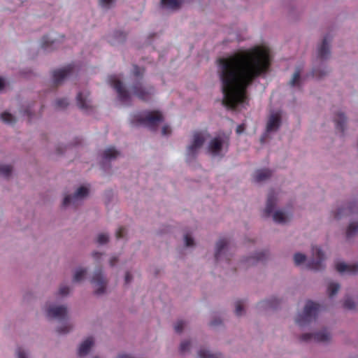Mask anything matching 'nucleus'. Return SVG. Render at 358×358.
I'll return each mask as SVG.
<instances>
[{"label":"nucleus","instance_id":"f3484780","mask_svg":"<svg viewBox=\"0 0 358 358\" xmlns=\"http://www.w3.org/2000/svg\"><path fill=\"white\" fill-rule=\"evenodd\" d=\"M89 93L87 92H79L77 95L76 100L78 107L85 110H88L91 109L90 101L88 99Z\"/></svg>","mask_w":358,"mask_h":358},{"label":"nucleus","instance_id":"4c0bfd02","mask_svg":"<svg viewBox=\"0 0 358 358\" xmlns=\"http://www.w3.org/2000/svg\"><path fill=\"white\" fill-rule=\"evenodd\" d=\"M306 255L301 253H296L294 256V260L296 265H300L306 260Z\"/></svg>","mask_w":358,"mask_h":358},{"label":"nucleus","instance_id":"37998d69","mask_svg":"<svg viewBox=\"0 0 358 358\" xmlns=\"http://www.w3.org/2000/svg\"><path fill=\"white\" fill-rule=\"evenodd\" d=\"M184 327L185 322L182 320H178L174 326V329L176 332L181 333L183 330Z\"/></svg>","mask_w":358,"mask_h":358},{"label":"nucleus","instance_id":"052dcab7","mask_svg":"<svg viewBox=\"0 0 358 358\" xmlns=\"http://www.w3.org/2000/svg\"><path fill=\"white\" fill-rule=\"evenodd\" d=\"M93 255V257H94V258L98 259V258H99V257L101 255V253H99V252H94V253H93V255Z\"/></svg>","mask_w":358,"mask_h":358},{"label":"nucleus","instance_id":"72a5a7b5","mask_svg":"<svg viewBox=\"0 0 358 358\" xmlns=\"http://www.w3.org/2000/svg\"><path fill=\"white\" fill-rule=\"evenodd\" d=\"M1 120L8 124H12L15 122L14 117L9 113L4 112L1 115Z\"/></svg>","mask_w":358,"mask_h":358},{"label":"nucleus","instance_id":"2eb2a0df","mask_svg":"<svg viewBox=\"0 0 358 358\" xmlns=\"http://www.w3.org/2000/svg\"><path fill=\"white\" fill-rule=\"evenodd\" d=\"M336 268L341 273L356 274L358 273V264H347L344 262H338L336 264Z\"/></svg>","mask_w":358,"mask_h":358},{"label":"nucleus","instance_id":"6e6552de","mask_svg":"<svg viewBox=\"0 0 358 358\" xmlns=\"http://www.w3.org/2000/svg\"><path fill=\"white\" fill-rule=\"evenodd\" d=\"M91 282L96 287L95 293L96 294L104 293L107 281L103 276L102 270L101 268L95 271Z\"/></svg>","mask_w":358,"mask_h":358},{"label":"nucleus","instance_id":"c9c22d12","mask_svg":"<svg viewBox=\"0 0 358 358\" xmlns=\"http://www.w3.org/2000/svg\"><path fill=\"white\" fill-rule=\"evenodd\" d=\"M69 105L66 99H59L55 102V107L57 109H64Z\"/></svg>","mask_w":358,"mask_h":358},{"label":"nucleus","instance_id":"f704fd0d","mask_svg":"<svg viewBox=\"0 0 358 358\" xmlns=\"http://www.w3.org/2000/svg\"><path fill=\"white\" fill-rule=\"evenodd\" d=\"M144 72H145V69L143 68H141V67L138 66L137 65H134L133 75L136 78L142 79Z\"/></svg>","mask_w":358,"mask_h":358},{"label":"nucleus","instance_id":"a211bd4d","mask_svg":"<svg viewBox=\"0 0 358 358\" xmlns=\"http://www.w3.org/2000/svg\"><path fill=\"white\" fill-rule=\"evenodd\" d=\"M329 39L328 36H325L322 41V44L318 48V57L321 59H326L330 55L329 50Z\"/></svg>","mask_w":358,"mask_h":358},{"label":"nucleus","instance_id":"b1692460","mask_svg":"<svg viewBox=\"0 0 358 358\" xmlns=\"http://www.w3.org/2000/svg\"><path fill=\"white\" fill-rule=\"evenodd\" d=\"M120 152L115 149L113 147H110L106 149L103 152V159L106 160H110L113 159H115Z\"/></svg>","mask_w":358,"mask_h":358},{"label":"nucleus","instance_id":"c756f323","mask_svg":"<svg viewBox=\"0 0 358 358\" xmlns=\"http://www.w3.org/2000/svg\"><path fill=\"white\" fill-rule=\"evenodd\" d=\"M12 166L10 165L0 164V175L8 177L12 173Z\"/></svg>","mask_w":358,"mask_h":358},{"label":"nucleus","instance_id":"13d9d810","mask_svg":"<svg viewBox=\"0 0 358 358\" xmlns=\"http://www.w3.org/2000/svg\"><path fill=\"white\" fill-rule=\"evenodd\" d=\"M117 262V258L115 257H113L110 259V265L111 266H114L115 264Z\"/></svg>","mask_w":358,"mask_h":358},{"label":"nucleus","instance_id":"bf43d9fd","mask_svg":"<svg viewBox=\"0 0 358 358\" xmlns=\"http://www.w3.org/2000/svg\"><path fill=\"white\" fill-rule=\"evenodd\" d=\"M5 86V83L3 78H0V91H1Z\"/></svg>","mask_w":358,"mask_h":358},{"label":"nucleus","instance_id":"ea45409f","mask_svg":"<svg viewBox=\"0 0 358 358\" xmlns=\"http://www.w3.org/2000/svg\"><path fill=\"white\" fill-rule=\"evenodd\" d=\"M343 306L346 309L353 310L355 308V303L350 298H347L343 303Z\"/></svg>","mask_w":358,"mask_h":358},{"label":"nucleus","instance_id":"c85d7f7f","mask_svg":"<svg viewBox=\"0 0 358 358\" xmlns=\"http://www.w3.org/2000/svg\"><path fill=\"white\" fill-rule=\"evenodd\" d=\"M358 231V222H351L346 231L347 237L350 238L354 236Z\"/></svg>","mask_w":358,"mask_h":358},{"label":"nucleus","instance_id":"6e6d98bb","mask_svg":"<svg viewBox=\"0 0 358 358\" xmlns=\"http://www.w3.org/2000/svg\"><path fill=\"white\" fill-rule=\"evenodd\" d=\"M245 129V124H239L237 127H236V134H242Z\"/></svg>","mask_w":358,"mask_h":358},{"label":"nucleus","instance_id":"a19ab883","mask_svg":"<svg viewBox=\"0 0 358 358\" xmlns=\"http://www.w3.org/2000/svg\"><path fill=\"white\" fill-rule=\"evenodd\" d=\"M243 311V303L241 301H238L236 303L235 313L237 315H241Z\"/></svg>","mask_w":358,"mask_h":358},{"label":"nucleus","instance_id":"39448f33","mask_svg":"<svg viewBox=\"0 0 358 358\" xmlns=\"http://www.w3.org/2000/svg\"><path fill=\"white\" fill-rule=\"evenodd\" d=\"M108 82L110 86L116 90L121 102L124 103H129L131 102V96L128 91L124 87L122 83L117 76L113 75L109 76Z\"/></svg>","mask_w":358,"mask_h":358},{"label":"nucleus","instance_id":"5701e85b","mask_svg":"<svg viewBox=\"0 0 358 358\" xmlns=\"http://www.w3.org/2000/svg\"><path fill=\"white\" fill-rule=\"evenodd\" d=\"M334 122L336 123V129L341 132H343L346 122V117L345 115L343 113H338L334 117Z\"/></svg>","mask_w":358,"mask_h":358},{"label":"nucleus","instance_id":"a878e982","mask_svg":"<svg viewBox=\"0 0 358 358\" xmlns=\"http://www.w3.org/2000/svg\"><path fill=\"white\" fill-rule=\"evenodd\" d=\"M56 40H50L48 36H45L42 38L41 47L45 50L55 48Z\"/></svg>","mask_w":358,"mask_h":358},{"label":"nucleus","instance_id":"c03bdc74","mask_svg":"<svg viewBox=\"0 0 358 358\" xmlns=\"http://www.w3.org/2000/svg\"><path fill=\"white\" fill-rule=\"evenodd\" d=\"M190 342L188 341H182L180 346V350L181 352H185L189 349Z\"/></svg>","mask_w":358,"mask_h":358},{"label":"nucleus","instance_id":"9b49d317","mask_svg":"<svg viewBox=\"0 0 358 358\" xmlns=\"http://www.w3.org/2000/svg\"><path fill=\"white\" fill-rule=\"evenodd\" d=\"M46 315L48 318L64 320L67 315V308L64 306H52L46 309Z\"/></svg>","mask_w":358,"mask_h":358},{"label":"nucleus","instance_id":"9d476101","mask_svg":"<svg viewBox=\"0 0 358 358\" xmlns=\"http://www.w3.org/2000/svg\"><path fill=\"white\" fill-rule=\"evenodd\" d=\"M74 70L73 64H69L66 66L55 70L52 72L53 81L55 85H58L69 75H71Z\"/></svg>","mask_w":358,"mask_h":358},{"label":"nucleus","instance_id":"4be33fe9","mask_svg":"<svg viewBox=\"0 0 358 358\" xmlns=\"http://www.w3.org/2000/svg\"><path fill=\"white\" fill-rule=\"evenodd\" d=\"M271 176V171L269 169H259L254 173L253 178L255 182H262Z\"/></svg>","mask_w":358,"mask_h":358},{"label":"nucleus","instance_id":"69168bd1","mask_svg":"<svg viewBox=\"0 0 358 358\" xmlns=\"http://www.w3.org/2000/svg\"><path fill=\"white\" fill-rule=\"evenodd\" d=\"M94 358H98V357H94Z\"/></svg>","mask_w":358,"mask_h":358},{"label":"nucleus","instance_id":"e433bc0d","mask_svg":"<svg viewBox=\"0 0 358 358\" xmlns=\"http://www.w3.org/2000/svg\"><path fill=\"white\" fill-rule=\"evenodd\" d=\"M278 303L279 302L275 298L262 302L263 306L271 308H275Z\"/></svg>","mask_w":358,"mask_h":358},{"label":"nucleus","instance_id":"cd10ccee","mask_svg":"<svg viewBox=\"0 0 358 358\" xmlns=\"http://www.w3.org/2000/svg\"><path fill=\"white\" fill-rule=\"evenodd\" d=\"M199 358H221V355L213 354L206 349H200L198 352Z\"/></svg>","mask_w":358,"mask_h":358},{"label":"nucleus","instance_id":"680f3d73","mask_svg":"<svg viewBox=\"0 0 358 358\" xmlns=\"http://www.w3.org/2000/svg\"><path fill=\"white\" fill-rule=\"evenodd\" d=\"M218 323H219V322H217L216 321H213V322H211L210 325H211V326H215V325H217Z\"/></svg>","mask_w":358,"mask_h":358},{"label":"nucleus","instance_id":"7c9ffc66","mask_svg":"<svg viewBox=\"0 0 358 358\" xmlns=\"http://www.w3.org/2000/svg\"><path fill=\"white\" fill-rule=\"evenodd\" d=\"M86 269L85 268H79L78 269L73 276V282H80L86 274Z\"/></svg>","mask_w":358,"mask_h":358},{"label":"nucleus","instance_id":"0e129e2a","mask_svg":"<svg viewBox=\"0 0 358 358\" xmlns=\"http://www.w3.org/2000/svg\"><path fill=\"white\" fill-rule=\"evenodd\" d=\"M21 2H23V0H20Z\"/></svg>","mask_w":358,"mask_h":358},{"label":"nucleus","instance_id":"f03ea898","mask_svg":"<svg viewBox=\"0 0 358 358\" xmlns=\"http://www.w3.org/2000/svg\"><path fill=\"white\" fill-rule=\"evenodd\" d=\"M320 305L312 301H308L303 313H299L296 318V323L301 326H306L316 319L320 310Z\"/></svg>","mask_w":358,"mask_h":358},{"label":"nucleus","instance_id":"7ed1b4c3","mask_svg":"<svg viewBox=\"0 0 358 358\" xmlns=\"http://www.w3.org/2000/svg\"><path fill=\"white\" fill-rule=\"evenodd\" d=\"M210 134L206 131H195L193 134L192 143L187 150V160L190 161L196 157L198 150L203 145Z\"/></svg>","mask_w":358,"mask_h":358},{"label":"nucleus","instance_id":"aec40b11","mask_svg":"<svg viewBox=\"0 0 358 358\" xmlns=\"http://www.w3.org/2000/svg\"><path fill=\"white\" fill-rule=\"evenodd\" d=\"M356 203H350L347 207L338 209V211L335 213L334 217L337 219H339L343 215H348L349 214L356 212Z\"/></svg>","mask_w":358,"mask_h":358},{"label":"nucleus","instance_id":"ddd939ff","mask_svg":"<svg viewBox=\"0 0 358 358\" xmlns=\"http://www.w3.org/2000/svg\"><path fill=\"white\" fill-rule=\"evenodd\" d=\"M226 145L228 147V141L223 140L221 137H215L213 138L208 144V151L214 156L220 155L222 147Z\"/></svg>","mask_w":358,"mask_h":358},{"label":"nucleus","instance_id":"bb28decb","mask_svg":"<svg viewBox=\"0 0 358 358\" xmlns=\"http://www.w3.org/2000/svg\"><path fill=\"white\" fill-rule=\"evenodd\" d=\"M273 220L278 223H285L287 222L288 217L281 210H277L273 215Z\"/></svg>","mask_w":358,"mask_h":358},{"label":"nucleus","instance_id":"79ce46f5","mask_svg":"<svg viewBox=\"0 0 358 358\" xmlns=\"http://www.w3.org/2000/svg\"><path fill=\"white\" fill-rule=\"evenodd\" d=\"M108 241V236L106 234H100L97 236V243L99 244H105Z\"/></svg>","mask_w":358,"mask_h":358},{"label":"nucleus","instance_id":"5fc2aeb1","mask_svg":"<svg viewBox=\"0 0 358 358\" xmlns=\"http://www.w3.org/2000/svg\"><path fill=\"white\" fill-rule=\"evenodd\" d=\"M17 355L18 358H27L24 351L20 348L17 350Z\"/></svg>","mask_w":358,"mask_h":358},{"label":"nucleus","instance_id":"423d86ee","mask_svg":"<svg viewBox=\"0 0 358 358\" xmlns=\"http://www.w3.org/2000/svg\"><path fill=\"white\" fill-rule=\"evenodd\" d=\"M133 94L143 101H149L155 94V89L152 86L144 87L141 82L136 80L131 86Z\"/></svg>","mask_w":358,"mask_h":358},{"label":"nucleus","instance_id":"393cba45","mask_svg":"<svg viewBox=\"0 0 358 358\" xmlns=\"http://www.w3.org/2000/svg\"><path fill=\"white\" fill-rule=\"evenodd\" d=\"M162 6L172 10L178 9L181 4V0H162Z\"/></svg>","mask_w":358,"mask_h":358},{"label":"nucleus","instance_id":"de8ad7c7","mask_svg":"<svg viewBox=\"0 0 358 358\" xmlns=\"http://www.w3.org/2000/svg\"><path fill=\"white\" fill-rule=\"evenodd\" d=\"M125 233H126V229H125V228H124V227H120L117 229V231H116V234H115L116 238H117V239L123 238V237L124 236Z\"/></svg>","mask_w":358,"mask_h":358},{"label":"nucleus","instance_id":"dca6fc26","mask_svg":"<svg viewBox=\"0 0 358 358\" xmlns=\"http://www.w3.org/2000/svg\"><path fill=\"white\" fill-rule=\"evenodd\" d=\"M229 241L226 238H220L216 244V250L215 253V258L216 262H219L225 251L227 249Z\"/></svg>","mask_w":358,"mask_h":358},{"label":"nucleus","instance_id":"412c9836","mask_svg":"<svg viewBox=\"0 0 358 358\" xmlns=\"http://www.w3.org/2000/svg\"><path fill=\"white\" fill-rule=\"evenodd\" d=\"M275 205V197L274 196V193L272 192L269 193L267 201H266V206L264 209V216L268 217L271 213L273 212Z\"/></svg>","mask_w":358,"mask_h":358},{"label":"nucleus","instance_id":"473e14b6","mask_svg":"<svg viewBox=\"0 0 358 358\" xmlns=\"http://www.w3.org/2000/svg\"><path fill=\"white\" fill-rule=\"evenodd\" d=\"M301 69L297 68L293 75V77L292 80L289 82V84L291 86H295L296 85L300 80V76H301Z\"/></svg>","mask_w":358,"mask_h":358},{"label":"nucleus","instance_id":"3c124183","mask_svg":"<svg viewBox=\"0 0 358 358\" xmlns=\"http://www.w3.org/2000/svg\"><path fill=\"white\" fill-rule=\"evenodd\" d=\"M115 37L118 38L120 41H123L126 38V35L124 32L117 31L115 33Z\"/></svg>","mask_w":358,"mask_h":358},{"label":"nucleus","instance_id":"4468645a","mask_svg":"<svg viewBox=\"0 0 358 358\" xmlns=\"http://www.w3.org/2000/svg\"><path fill=\"white\" fill-rule=\"evenodd\" d=\"M281 124V115L279 113L271 114L266 124V131L268 133L277 131Z\"/></svg>","mask_w":358,"mask_h":358},{"label":"nucleus","instance_id":"a18cd8bd","mask_svg":"<svg viewBox=\"0 0 358 358\" xmlns=\"http://www.w3.org/2000/svg\"><path fill=\"white\" fill-rule=\"evenodd\" d=\"M115 0H99V4L101 7L109 8Z\"/></svg>","mask_w":358,"mask_h":358},{"label":"nucleus","instance_id":"4d7b16f0","mask_svg":"<svg viewBox=\"0 0 358 358\" xmlns=\"http://www.w3.org/2000/svg\"><path fill=\"white\" fill-rule=\"evenodd\" d=\"M131 278H132V276L131 275V273L129 272H127L126 274H125V283L126 284H128L131 282Z\"/></svg>","mask_w":358,"mask_h":358},{"label":"nucleus","instance_id":"6ab92c4d","mask_svg":"<svg viewBox=\"0 0 358 358\" xmlns=\"http://www.w3.org/2000/svg\"><path fill=\"white\" fill-rule=\"evenodd\" d=\"M94 344V341L92 337L85 339L80 345L78 354L80 357L85 356L90 351V348Z\"/></svg>","mask_w":358,"mask_h":358},{"label":"nucleus","instance_id":"f257e3e1","mask_svg":"<svg viewBox=\"0 0 358 358\" xmlns=\"http://www.w3.org/2000/svg\"><path fill=\"white\" fill-rule=\"evenodd\" d=\"M223 104L231 109L246 103L247 89L254 80L265 73L270 66L269 50L255 47L220 58Z\"/></svg>","mask_w":358,"mask_h":358},{"label":"nucleus","instance_id":"20e7f679","mask_svg":"<svg viewBox=\"0 0 358 358\" xmlns=\"http://www.w3.org/2000/svg\"><path fill=\"white\" fill-rule=\"evenodd\" d=\"M138 123L148 127L150 130L155 131L159 123L163 121L162 114L157 110L148 112L145 117H138Z\"/></svg>","mask_w":358,"mask_h":358},{"label":"nucleus","instance_id":"e2e57ef3","mask_svg":"<svg viewBox=\"0 0 358 358\" xmlns=\"http://www.w3.org/2000/svg\"><path fill=\"white\" fill-rule=\"evenodd\" d=\"M26 113L27 114V115H28L29 117H31V113H30V111H29V110H26Z\"/></svg>","mask_w":358,"mask_h":358},{"label":"nucleus","instance_id":"0eeeda50","mask_svg":"<svg viewBox=\"0 0 358 358\" xmlns=\"http://www.w3.org/2000/svg\"><path fill=\"white\" fill-rule=\"evenodd\" d=\"M313 259L308 263V267L314 271H320L324 268L323 261L324 254L317 246L312 248Z\"/></svg>","mask_w":358,"mask_h":358},{"label":"nucleus","instance_id":"864d4df0","mask_svg":"<svg viewBox=\"0 0 358 358\" xmlns=\"http://www.w3.org/2000/svg\"><path fill=\"white\" fill-rule=\"evenodd\" d=\"M312 73L313 76L316 78H321L326 74L325 72H319V71L316 69H314Z\"/></svg>","mask_w":358,"mask_h":358},{"label":"nucleus","instance_id":"f8f14e48","mask_svg":"<svg viewBox=\"0 0 358 358\" xmlns=\"http://www.w3.org/2000/svg\"><path fill=\"white\" fill-rule=\"evenodd\" d=\"M88 189L85 187H80L73 195H67L63 201V206H66L71 203L76 204L79 199H83L88 194Z\"/></svg>","mask_w":358,"mask_h":358},{"label":"nucleus","instance_id":"09e8293b","mask_svg":"<svg viewBox=\"0 0 358 358\" xmlns=\"http://www.w3.org/2000/svg\"><path fill=\"white\" fill-rule=\"evenodd\" d=\"M185 242L186 246H192L194 245V240L193 238L189 235L186 234L185 236Z\"/></svg>","mask_w":358,"mask_h":358},{"label":"nucleus","instance_id":"2f4dec72","mask_svg":"<svg viewBox=\"0 0 358 358\" xmlns=\"http://www.w3.org/2000/svg\"><path fill=\"white\" fill-rule=\"evenodd\" d=\"M340 285L336 282H331L328 286V292L330 297L334 296L338 291Z\"/></svg>","mask_w":358,"mask_h":358},{"label":"nucleus","instance_id":"58836bf2","mask_svg":"<svg viewBox=\"0 0 358 358\" xmlns=\"http://www.w3.org/2000/svg\"><path fill=\"white\" fill-rule=\"evenodd\" d=\"M266 257V253L265 252H261L258 254H257V255L255 257H250L247 262H252V264L255 262H257V261H263L264 259Z\"/></svg>","mask_w":358,"mask_h":358},{"label":"nucleus","instance_id":"603ef678","mask_svg":"<svg viewBox=\"0 0 358 358\" xmlns=\"http://www.w3.org/2000/svg\"><path fill=\"white\" fill-rule=\"evenodd\" d=\"M171 128L169 125H164L163 127H162V133L163 135H169L171 134Z\"/></svg>","mask_w":358,"mask_h":358},{"label":"nucleus","instance_id":"8fccbe9b","mask_svg":"<svg viewBox=\"0 0 358 358\" xmlns=\"http://www.w3.org/2000/svg\"><path fill=\"white\" fill-rule=\"evenodd\" d=\"M69 292V287L67 286H62L59 289V294L62 296L67 295Z\"/></svg>","mask_w":358,"mask_h":358},{"label":"nucleus","instance_id":"1a4fd4ad","mask_svg":"<svg viewBox=\"0 0 358 358\" xmlns=\"http://www.w3.org/2000/svg\"><path fill=\"white\" fill-rule=\"evenodd\" d=\"M331 338L330 334L327 329L318 331L315 334H303L301 336L300 339L301 341H310L314 340L316 342H326Z\"/></svg>","mask_w":358,"mask_h":358},{"label":"nucleus","instance_id":"49530a36","mask_svg":"<svg viewBox=\"0 0 358 358\" xmlns=\"http://www.w3.org/2000/svg\"><path fill=\"white\" fill-rule=\"evenodd\" d=\"M71 329L70 325L66 324L62 327H60L57 329V331L59 334H67Z\"/></svg>","mask_w":358,"mask_h":358}]
</instances>
